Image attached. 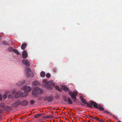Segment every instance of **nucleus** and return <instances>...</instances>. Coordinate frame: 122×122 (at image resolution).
Masks as SVG:
<instances>
[{
    "instance_id": "nucleus-1",
    "label": "nucleus",
    "mask_w": 122,
    "mask_h": 122,
    "mask_svg": "<svg viewBox=\"0 0 122 122\" xmlns=\"http://www.w3.org/2000/svg\"><path fill=\"white\" fill-rule=\"evenodd\" d=\"M61 89L65 92L68 91V94L71 96L74 102H75L77 101L76 96L77 93L75 92H72L71 91H69V89L65 85H63L61 86Z\"/></svg>"
},
{
    "instance_id": "nucleus-2",
    "label": "nucleus",
    "mask_w": 122,
    "mask_h": 122,
    "mask_svg": "<svg viewBox=\"0 0 122 122\" xmlns=\"http://www.w3.org/2000/svg\"><path fill=\"white\" fill-rule=\"evenodd\" d=\"M21 94L22 95V96L24 97L27 95V93L24 92H23L22 89L20 88L19 89V91L15 95L14 97L15 98H19L20 97Z\"/></svg>"
},
{
    "instance_id": "nucleus-3",
    "label": "nucleus",
    "mask_w": 122,
    "mask_h": 122,
    "mask_svg": "<svg viewBox=\"0 0 122 122\" xmlns=\"http://www.w3.org/2000/svg\"><path fill=\"white\" fill-rule=\"evenodd\" d=\"M42 90L40 88L36 87L34 88L32 92V94L35 96L37 95L38 94L42 93Z\"/></svg>"
},
{
    "instance_id": "nucleus-4",
    "label": "nucleus",
    "mask_w": 122,
    "mask_h": 122,
    "mask_svg": "<svg viewBox=\"0 0 122 122\" xmlns=\"http://www.w3.org/2000/svg\"><path fill=\"white\" fill-rule=\"evenodd\" d=\"M25 71L26 73V75L28 77H33L34 75L33 73L31 72L30 69L27 67H25Z\"/></svg>"
},
{
    "instance_id": "nucleus-5",
    "label": "nucleus",
    "mask_w": 122,
    "mask_h": 122,
    "mask_svg": "<svg viewBox=\"0 0 122 122\" xmlns=\"http://www.w3.org/2000/svg\"><path fill=\"white\" fill-rule=\"evenodd\" d=\"M15 91H12L11 90H8L5 92V94H4L2 96V99H4L7 97V95H8L9 93L11 92L15 93Z\"/></svg>"
},
{
    "instance_id": "nucleus-6",
    "label": "nucleus",
    "mask_w": 122,
    "mask_h": 122,
    "mask_svg": "<svg viewBox=\"0 0 122 122\" xmlns=\"http://www.w3.org/2000/svg\"><path fill=\"white\" fill-rule=\"evenodd\" d=\"M21 88L23 89V91L26 92H30L31 89V87L28 86H23V88Z\"/></svg>"
},
{
    "instance_id": "nucleus-7",
    "label": "nucleus",
    "mask_w": 122,
    "mask_h": 122,
    "mask_svg": "<svg viewBox=\"0 0 122 122\" xmlns=\"http://www.w3.org/2000/svg\"><path fill=\"white\" fill-rule=\"evenodd\" d=\"M81 101L85 104H86L87 106L89 107L92 108L93 107L92 105L89 103L86 102V101L85 99H81Z\"/></svg>"
},
{
    "instance_id": "nucleus-8",
    "label": "nucleus",
    "mask_w": 122,
    "mask_h": 122,
    "mask_svg": "<svg viewBox=\"0 0 122 122\" xmlns=\"http://www.w3.org/2000/svg\"><path fill=\"white\" fill-rule=\"evenodd\" d=\"M25 81L24 80H22L19 81L16 84V86H19L24 84L25 82Z\"/></svg>"
},
{
    "instance_id": "nucleus-9",
    "label": "nucleus",
    "mask_w": 122,
    "mask_h": 122,
    "mask_svg": "<svg viewBox=\"0 0 122 122\" xmlns=\"http://www.w3.org/2000/svg\"><path fill=\"white\" fill-rule=\"evenodd\" d=\"M40 85V83L37 81H34L32 83V85L33 87H35Z\"/></svg>"
},
{
    "instance_id": "nucleus-10",
    "label": "nucleus",
    "mask_w": 122,
    "mask_h": 122,
    "mask_svg": "<svg viewBox=\"0 0 122 122\" xmlns=\"http://www.w3.org/2000/svg\"><path fill=\"white\" fill-rule=\"evenodd\" d=\"M22 62L24 64L28 66L30 65V63L29 61L27 59H23L22 61Z\"/></svg>"
},
{
    "instance_id": "nucleus-11",
    "label": "nucleus",
    "mask_w": 122,
    "mask_h": 122,
    "mask_svg": "<svg viewBox=\"0 0 122 122\" xmlns=\"http://www.w3.org/2000/svg\"><path fill=\"white\" fill-rule=\"evenodd\" d=\"M91 104L93 105V107L97 109L98 108V105L96 102L93 101H90Z\"/></svg>"
},
{
    "instance_id": "nucleus-12",
    "label": "nucleus",
    "mask_w": 122,
    "mask_h": 122,
    "mask_svg": "<svg viewBox=\"0 0 122 122\" xmlns=\"http://www.w3.org/2000/svg\"><path fill=\"white\" fill-rule=\"evenodd\" d=\"M22 57L24 58H25L27 57V52L25 50H24L22 53Z\"/></svg>"
},
{
    "instance_id": "nucleus-13",
    "label": "nucleus",
    "mask_w": 122,
    "mask_h": 122,
    "mask_svg": "<svg viewBox=\"0 0 122 122\" xmlns=\"http://www.w3.org/2000/svg\"><path fill=\"white\" fill-rule=\"evenodd\" d=\"M49 84L51 85L52 86H54L55 85V84L53 82H51L50 81H49L46 82V84Z\"/></svg>"
},
{
    "instance_id": "nucleus-14",
    "label": "nucleus",
    "mask_w": 122,
    "mask_h": 122,
    "mask_svg": "<svg viewBox=\"0 0 122 122\" xmlns=\"http://www.w3.org/2000/svg\"><path fill=\"white\" fill-rule=\"evenodd\" d=\"M15 93L11 92L10 93H9V94L8 95L9 98L10 99L12 98L13 97V95Z\"/></svg>"
},
{
    "instance_id": "nucleus-15",
    "label": "nucleus",
    "mask_w": 122,
    "mask_h": 122,
    "mask_svg": "<svg viewBox=\"0 0 122 122\" xmlns=\"http://www.w3.org/2000/svg\"><path fill=\"white\" fill-rule=\"evenodd\" d=\"M67 102L69 104H72L73 103V102L70 98L68 97L67 98Z\"/></svg>"
},
{
    "instance_id": "nucleus-16",
    "label": "nucleus",
    "mask_w": 122,
    "mask_h": 122,
    "mask_svg": "<svg viewBox=\"0 0 122 122\" xmlns=\"http://www.w3.org/2000/svg\"><path fill=\"white\" fill-rule=\"evenodd\" d=\"M98 109L101 111H103L104 110V108H103L101 106V105H98Z\"/></svg>"
},
{
    "instance_id": "nucleus-17",
    "label": "nucleus",
    "mask_w": 122,
    "mask_h": 122,
    "mask_svg": "<svg viewBox=\"0 0 122 122\" xmlns=\"http://www.w3.org/2000/svg\"><path fill=\"white\" fill-rule=\"evenodd\" d=\"M53 99V97H52L50 96L47 98V101L48 102H50L52 101Z\"/></svg>"
},
{
    "instance_id": "nucleus-18",
    "label": "nucleus",
    "mask_w": 122,
    "mask_h": 122,
    "mask_svg": "<svg viewBox=\"0 0 122 122\" xmlns=\"http://www.w3.org/2000/svg\"><path fill=\"white\" fill-rule=\"evenodd\" d=\"M45 72L43 71L41 72L40 73V75L41 77H44L45 76Z\"/></svg>"
},
{
    "instance_id": "nucleus-19",
    "label": "nucleus",
    "mask_w": 122,
    "mask_h": 122,
    "mask_svg": "<svg viewBox=\"0 0 122 122\" xmlns=\"http://www.w3.org/2000/svg\"><path fill=\"white\" fill-rule=\"evenodd\" d=\"M55 88L56 90H58L59 92H61L62 91V90L58 86H55Z\"/></svg>"
},
{
    "instance_id": "nucleus-20",
    "label": "nucleus",
    "mask_w": 122,
    "mask_h": 122,
    "mask_svg": "<svg viewBox=\"0 0 122 122\" xmlns=\"http://www.w3.org/2000/svg\"><path fill=\"white\" fill-rule=\"evenodd\" d=\"M26 44H25L24 43L22 44L21 47L22 49L24 50L25 49L26 47Z\"/></svg>"
},
{
    "instance_id": "nucleus-21",
    "label": "nucleus",
    "mask_w": 122,
    "mask_h": 122,
    "mask_svg": "<svg viewBox=\"0 0 122 122\" xmlns=\"http://www.w3.org/2000/svg\"><path fill=\"white\" fill-rule=\"evenodd\" d=\"M13 51L17 55H19V53L17 50L14 49L13 50Z\"/></svg>"
},
{
    "instance_id": "nucleus-22",
    "label": "nucleus",
    "mask_w": 122,
    "mask_h": 122,
    "mask_svg": "<svg viewBox=\"0 0 122 122\" xmlns=\"http://www.w3.org/2000/svg\"><path fill=\"white\" fill-rule=\"evenodd\" d=\"M28 104L27 102L26 101H24L22 103V104L24 106Z\"/></svg>"
},
{
    "instance_id": "nucleus-23",
    "label": "nucleus",
    "mask_w": 122,
    "mask_h": 122,
    "mask_svg": "<svg viewBox=\"0 0 122 122\" xmlns=\"http://www.w3.org/2000/svg\"><path fill=\"white\" fill-rule=\"evenodd\" d=\"M13 48L12 47H9L8 49V51L9 52H11L12 51H13Z\"/></svg>"
},
{
    "instance_id": "nucleus-24",
    "label": "nucleus",
    "mask_w": 122,
    "mask_h": 122,
    "mask_svg": "<svg viewBox=\"0 0 122 122\" xmlns=\"http://www.w3.org/2000/svg\"><path fill=\"white\" fill-rule=\"evenodd\" d=\"M51 75L49 73L46 74V77L48 78H50L51 77Z\"/></svg>"
},
{
    "instance_id": "nucleus-25",
    "label": "nucleus",
    "mask_w": 122,
    "mask_h": 122,
    "mask_svg": "<svg viewBox=\"0 0 122 122\" xmlns=\"http://www.w3.org/2000/svg\"><path fill=\"white\" fill-rule=\"evenodd\" d=\"M46 89L51 90L52 89V87L50 86H48L46 85Z\"/></svg>"
},
{
    "instance_id": "nucleus-26",
    "label": "nucleus",
    "mask_w": 122,
    "mask_h": 122,
    "mask_svg": "<svg viewBox=\"0 0 122 122\" xmlns=\"http://www.w3.org/2000/svg\"><path fill=\"white\" fill-rule=\"evenodd\" d=\"M41 115V114H37L35 115V117L36 118L39 117H40Z\"/></svg>"
},
{
    "instance_id": "nucleus-27",
    "label": "nucleus",
    "mask_w": 122,
    "mask_h": 122,
    "mask_svg": "<svg viewBox=\"0 0 122 122\" xmlns=\"http://www.w3.org/2000/svg\"><path fill=\"white\" fill-rule=\"evenodd\" d=\"M5 105V104L4 103H0V107L1 108L3 107Z\"/></svg>"
},
{
    "instance_id": "nucleus-28",
    "label": "nucleus",
    "mask_w": 122,
    "mask_h": 122,
    "mask_svg": "<svg viewBox=\"0 0 122 122\" xmlns=\"http://www.w3.org/2000/svg\"><path fill=\"white\" fill-rule=\"evenodd\" d=\"M42 82V84L44 86H45V84H46V80H44Z\"/></svg>"
},
{
    "instance_id": "nucleus-29",
    "label": "nucleus",
    "mask_w": 122,
    "mask_h": 122,
    "mask_svg": "<svg viewBox=\"0 0 122 122\" xmlns=\"http://www.w3.org/2000/svg\"><path fill=\"white\" fill-rule=\"evenodd\" d=\"M63 100L65 102H67V98L66 96H65L64 97Z\"/></svg>"
},
{
    "instance_id": "nucleus-30",
    "label": "nucleus",
    "mask_w": 122,
    "mask_h": 122,
    "mask_svg": "<svg viewBox=\"0 0 122 122\" xmlns=\"http://www.w3.org/2000/svg\"><path fill=\"white\" fill-rule=\"evenodd\" d=\"M104 112L106 113H107L108 114H109L111 115H112V114L110 112H108V111H107L106 110H104Z\"/></svg>"
},
{
    "instance_id": "nucleus-31",
    "label": "nucleus",
    "mask_w": 122,
    "mask_h": 122,
    "mask_svg": "<svg viewBox=\"0 0 122 122\" xmlns=\"http://www.w3.org/2000/svg\"><path fill=\"white\" fill-rule=\"evenodd\" d=\"M16 104L17 103L16 102L12 104V106L14 107H15L16 106Z\"/></svg>"
},
{
    "instance_id": "nucleus-32",
    "label": "nucleus",
    "mask_w": 122,
    "mask_h": 122,
    "mask_svg": "<svg viewBox=\"0 0 122 122\" xmlns=\"http://www.w3.org/2000/svg\"><path fill=\"white\" fill-rule=\"evenodd\" d=\"M96 120H97V121H99L100 119H99L98 117H96Z\"/></svg>"
},
{
    "instance_id": "nucleus-33",
    "label": "nucleus",
    "mask_w": 122,
    "mask_h": 122,
    "mask_svg": "<svg viewBox=\"0 0 122 122\" xmlns=\"http://www.w3.org/2000/svg\"><path fill=\"white\" fill-rule=\"evenodd\" d=\"M2 99V97L1 95L0 94V100H1Z\"/></svg>"
},
{
    "instance_id": "nucleus-34",
    "label": "nucleus",
    "mask_w": 122,
    "mask_h": 122,
    "mask_svg": "<svg viewBox=\"0 0 122 122\" xmlns=\"http://www.w3.org/2000/svg\"><path fill=\"white\" fill-rule=\"evenodd\" d=\"M51 116H46V118H50L51 117Z\"/></svg>"
},
{
    "instance_id": "nucleus-35",
    "label": "nucleus",
    "mask_w": 122,
    "mask_h": 122,
    "mask_svg": "<svg viewBox=\"0 0 122 122\" xmlns=\"http://www.w3.org/2000/svg\"><path fill=\"white\" fill-rule=\"evenodd\" d=\"M114 119H115L119 120V119H118L117 118L115 117H114Z\"/></svg>"
},
{
    "instance_id": "nucleus-36",
    "label": "nucleus",
    "mask_w": 122,
    "mask_h": 122,
    "mask_svg": "<svg viewBox=\"0 0 122 122\" xmlns=\"http://www.w3.org/2000/svg\"><path fill=\"white\" fill-rule=\"evenodd\" d=\"M92 119L93 120H96V117H92Z\"/></svg>"
},
{
    "instance_id": "nucleus-37",
    "label": "nucleus",
    "mask_w": 122,
    "mask_h": 122,
    "mask_svg": "<svg viewBox=\"0 0 122 122\" xmlns=\"http://www.w3.org/2000/svg\"><path fill=\"white\" fill-rule=\"evenodd\" d=\"M102 120H102V119L100 118V119L99 121H100V122H102Z\"/></svg>"
},
{
    "instance_id": "nucleus-38",
    "label": "nucleus",
    "mask_w": 122,
    "mask_h": 122,
    "mask_svg": "<svg viewBox=\"0 0 122 122\" xmlns=\"http://www.w3.org/2000/svg\"><path fill=\"white\" fill-rule=\"evenodd\" d=\"M31 103L32 104H33L34 103V101H32L31 102Z\"/></svg>"
},
{
    "instance_id": "nucleus-39",
    "label": "nucleus",
    "mask_w": 122,
    "mask_h": 122,
    "mask_svg": "<svg viewBox=\"0 0 122 122\" xmlns=\"http://www.w3.org/2000/svg\"><path fill=\"white\" fill-rule=\"evenodd\" d=\"M89 117H90V118H92V116H91L90 115H89Z\"/></svg>"
},
{
    "instance_id": "nucleus-40",
    "label": "nucleus",
    "mask_w": 122,
    "mask_h": 122,
    "mask_svg": "<svg viewBox=\"0 0 122 122\" xmlns=\"http://www.w3.org/2000/svg\"><path fill=\"white\" fill-rule=\"evenodd\" d=\"M2 112V110L1 109H0V113H1Z\"/></svg>"
},
{
    "instance_id": "nucleus-41",
    "label": "nucleus",
    "mask_w": 122,
    "mask_h": 122,
    "mask_svg": "<svg viewBox=\"0 0 122 122\" xmlns=\"http://www.w3.org/2000/svg\"><path fill=\"white\" fill-rule=\"evenodd\" d=\"M4 45H6V44L5 43H4V42H3V43Z\"/></svg>"
},
{
    "instance_id": "nucleus-42",
    "label": "nucleus",
    "mask_w": 122,
    "mask_h": 122,
    "mask_svg": "<svg viewBox=\"0 0 122 122\" xmlns=\"http://www.w3.org/2000/svg\"><path fill=\"white\" fill-rule=\"evenodd\" d=\"M102 122H106L105 121L102 120Z\"/></svg>"
},
{
    "instance_id": "nucleus-43",
    "label": "nucleus",
    "mask_w": 122,
    "mask_h": 122,
    "mask_svg": "<svg viewBox=\"0 0 122 122\" xmlns=\"http://www.w3.org/2000/svg\"><path fill=\"white\" fill-rule=\"evenodd\" d=\"M118 122H121V121H120L119 120H118Z\"/></svg>"
},
{
    "instance_id": "nucleus-44",
    "label": "nucleus",
    "mask_w": 122,
    "mask_h": 122,
    "mask_svg": "<svg viewBox=\"0 0 122 122\" xmlns=\"http://www.w3.org/2000/svg\"><path fill=\"white\" fill-rule=\"evenodd\" d=\"M90 121V120H89V121H88V122H89Z\"/></svg>"
},
{
    "instance_id": "nucleus-45",
    "label": "nucleus",
    "mask_w": 122,
    "mask_h": 122,
    "mask_svg": "<svg viewBox=\"0 0 122 122\" xmlns=\"http://www.w3.org/2000/svg\"><path fill=\"white\" fill-rule=\"evenodd\" d=\"M47 109H48V108H47L46 109V110Z\"/></svg>"
}]
</instances>
